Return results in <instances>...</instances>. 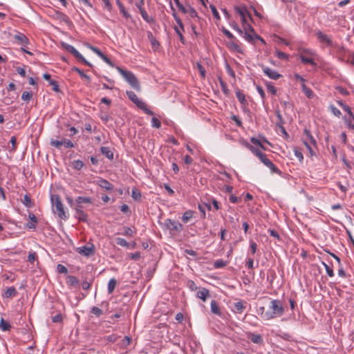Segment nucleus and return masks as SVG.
<instances>
[{
    "mask_svg": "<svg viewBox=\"0 0 354 354\" xmlns=\"http://www.w3.org/2000/svg\"><path fill=\"white\" fill-rule=\"evenodd\" d=\"M284 313V308L282 302L278 299H273L270 301L269 305V310L266 312L264 315L265 320H270L279 317H281Z\"/></svg>",
    "mask_w": 354,
    "mask_h": 354,
    "instance_id": "f257e3e1",
    "label": "nucleus"
},
{
    "mask_svg": "<svg viewBox=\"0 0 354 354\" xmlns=\"http://www.w3.org/2000/svg\"><path fill=\"white\" fill-rule=\"evenodd\" d=\"M126 94L129 99L131 100L139 109H142L146 114L153 115L154 113L150 110L147 104L140 99L137 95L131 91H127Z\"/></svg>",
    "mask_w": 354,
    "mask_h": 354,
    "instance_id": "f03ea898",
    "label": "nucleus"
},
{
    "mask_svg": "<svg viewBox=\"0 0 354 354\" xmlns=\"http://www.w3.org/2000/svg\"><path fill=\"white\" fill-rule=\"evenodd\" d=\"M51 201L53 206V211L58 216L63 220H66L68 216L64 211V205L59 195L51 196Z\"/></svg>",
    "mask_w": 354,
    "mask_h": 354,
    "instance_id": "7ed1b4c3",
    "label": "nucleus"
},
{
    "mask_svg": "<svg viewBox=\"0 0 354 354\" xmlns=\"http://www.w3.org/2000/svg\"><path fill=\"white\" fill-rule=\"evenodd\" d=\"M118 71L122 75L125 80L136 91H140V86L137 77L131 72L125 71L120 67H117Z\"/></svg>",
    "mask_w": 354,
    "mask_h": 354,
    "instance_id": "20e7f679",
    "label": "nucleus"
},
{
    "mask_svg": "<svg viewBox=\"0 0 354 354\" xmlns=\"http://www.w3.org/2000/svg\"><path fill=\"white\" fill-rule=\"evenodd\" d=\"M235 10L240 15L244 28L246 29L248 28L250 32H253L254 31V28L250 24H247V17H249L250 19L252 20V16L248 12L247 8L244 6H236Z\"/></svg>",
    "mask_w": 354,
    "mask_h": 354,
    "instance_id": "39448f33",
    "label": "nucleus"
},
{
    "mask_svg": "<svg viewBox=\"0 0 354 354\" xmlns=\"http://www.w3.org/2000/svg\"><path fill=\"white\" fill-rule=\"evenodd\" d=\"M62 46L66 50L71 53L79 62L90 67L93 66V65L86 60L85 58L72 45L62 42Z\"/></svg>",
    "mask_w": 354,
    "mask_h": 354,
    "instance_id": "423d86ee",
    "label": "nucleus"
},
{
    "mask_svg": "<svg viewBox=\"0 0 354 354\" xmlns=\"http://www.w3.org/2000/svg\"><path fill=\"white\" fill-rule=\"evenodd\" d=\"M76 250L79 254L85 257H88L94 254L95 248L93 244H91L90 245H84L82 247H79L76 249Z\"/></svg>",
    "mask_w": 354,
    "mask_h": 354,
    "instance_id": "0eeeda50",
    "label": "nucleus"
},
{
    "mask_svg": "<svg viewBox=\"0 0 354 354\" xmlns=\"http://www.w3.org/2000/svg\"><path fill=\"white\" fill-rule=\"evenodd\" d=\"M316 36H317V38L318 39V40L321 43H323L328 46H333V41H332L330 37L328 35H327L326 34L322 32L320 30H318L316 32Z\"/></svg>",
    "mask_w": 354,
    "mask_h": 354,
    "instance_id": "6e6552de",
    "label": "nucleus"
},
{
    "mask_svg": "<svg viewBox=\"0 0 354 354\" xmlns=\"http://www.w3.org/2000/svg\"><path fill=\"white\" fill-rule=\"evenodd\" d=\"M165 225L168 229L171 231H180L183 229V225L178 221H176L171 219H167L165 221Z\"/></svg>",
    "mask_w": 354,
    "mask_h": 354,
    "instance_id": "1a4fd4ad",
    "label": "nucleus"
},
{
    "mask_svg": "<svg viewBox=\"0 0 354 354\" xmlns=\"http://www.w3.org/2000/svg\"><path fill=\"white\" fill-rule=\"evenodd\" d=\"M75 216L77 218L79 221H83V222H87L88 220V215L82 210V205H77L75 208Z\"/></svg>",
    "mask_w": 354,
    "mask_h": 354,
    "instance_id": "9d476101",
    "label": "nucleus"
},
{
    "mask_svg": "<svg viewBox=\"0 0 354 354\" xmlns=\"http://www.w3.org/2000/svg\"><path fill=\"white\" fill-rule=\"evenodd\" d=\"M263 71V73L270 79L277 80H278L281 75L278 73L277 71L272 70V68L263 66H262Z\"/></svg>",
    "mask_w": 354,
    "mask_h": 354,
    "instance_id": "9b49d317",
    "label": "nucleus"
},
{
    "mask_svg": "<svg viewBox=\"0 0 354 354\" xmlns=\"http://www.w3.org/2000/svg\"><path fill=\"white\" fill-rule=\"evenodd\" d=\"M266 167H268L273 173L280 174L281 171L269 160L266 155L260 160Z\"/></svg>",
    "mask_w": 354,
    "mask_h": 354,
    "instance_id": "f8f14e48",
    "label": "nucleus"
},
{
    "mask_svg": "<svg viewBox=\"0 0 354 354\" xmlns=\"http://www.w3.org/2000/svg\"><path fill=\"white\" fill-rule=\"evenodd\" d=\"M96 184L101 188L106 191H112L113 189V185L106 179L100 178L97 181Z\"/></svg>",
    "mask_w": 354,
    "mask_h": 354,
    "instance_id": "ddd939ff",
    "label": "nucleus"
},
{
    "mask_svg": "<svg viewBox=\"0 0 354 354\" xmlns=\"http://www.w3.org/2000/svg\"><path fill=\"white\" fill-rule=\"evenodd\" d=\"M196 297L203 300V301H206V300L210 297L209 291L205 288H201L197 292Z\"/></svg>",
    "mask_w": 354,
    "mask_h": 354,
    "instance_id": "4468645a",
    "label": "nucleus"
},
{
    "mask_svg": "<svg viewBox=\"0 0 354 354\" xmlns=\"http://www.w3.org/2000/svg\"><path fill=\"white\" fill-rule=\"evenodd\" d=\"M15 39L22 45H27L29 43L28 38L23 33L18 32L14 36Z\"/></svg>",
    "mask_w": 354,
    "mask_h": 354,
    "instance_id": "2eb2a0df",
    "label": "nucleus"
},
{
    "mask_svg": "<svg viewBox=\"0 0 354 354\" xmlns=\"http://www.w3.org/2000/svg\"><path fill=\"white\" fill-rule=\"evenodd\" d=\"M17 291L14 286L8 288L2 295L4 298H11L17 295Z\"/></svg>",
    "mask_w": 354,
    "mask_h": 354,
    "instance_id": "dca6fc26",
    "label": "nucleus"
},
{
    "mask_svg": "<svg viewBox=\"0 0 354 354\" xmlns=\"http://www.w3.org/2000/svg\"><path fill=\"white\" fill-rule=\"evenodd\" d=\"M211 312L216 315L221 316L220 308L215 300H212L210 304Z\"/></svg>",
    "mask_w": 354,
    "mask_h": 354,
    "instance_id": "f3484780",
    "label": "nucleus"
},
{
    "mask_svg": "<svg viewBox=\"0 0 354 354\" xmlns=\"http://www.w3.org/2000/svg\"><path fill=\"white\" fill-rule=\"evenodd\" d=\"M100 151L108 159L111 160L113 159V152L109 147H102Z\"/></svg>",
    "mask_w": 354,
    "mask_h": 354,
    "instance_id": "a211bd4d",
    "label": "nucleus"
},
{
    "mask_svg": "<svg viewBox=\"0 0 354 354\" xmlns=\"http://www.w3.org/2000/svg\"><path fill=\"white\" fill-rule=\"evenodd\" d=\"M304 133L306 136V138H304V140H307L308 142H310V144L313 145L314 146L316 145V140L312 136L310 131L308 129H305L304 130Z\"/></svg>",
    "mask_w": 354,
    "mask_h": 354,
    "instance_id": "6ab92c4d",
    "label": "nucleus"
},
{
    "mask_svg": "<svg viewBox=\"0 0 354 354\" xmlns=\"http://www.w3.org/2000/svg\"><path fill=\"white\" fill-rule=\"evenodd\" d=\"M245 32L244 33V38L249 42H251L253 41L254 38H256L257 39H260L261 41H263L260 36H259L258 35H256L254 34V35H252V34H250V32H248L247 30H250L248 28L245 29Z\"/></svg>",
    "mask_w": 354,
    "mask_h": 354,
    "instance_id": "aec40b11",
    "label": "nucleus"
},
{
    "mask_svg": "<svg viewBox=\"0 0 354 354\" xmlns=\"http://www.w3.org/2000/svg\"><path fill=\"white\" fill-rule=\"evenodd\" d=\"M116 1V3L120 9V12L122 13V15H123V17L126 19H129L131 17V15H129V13L126 11L125 8H124V6H123V4L120 2V0H115Z\"/></svg>",
    "mask_w": 354,
    "mask_h": 354,
    "instance_id": "412c9836",
    "label": "nucleus"
},
{
    "mask_svg": "<svg viewBox=\"0 0 354 354\" xmlns=\"http://www.w3.org/2000/svg\"><path fill=\"white\" fill-rule=\"evenodd\" d=\"M249 338L254 344H261L263 342L261 335L258 334H251Z\"/></svg>",
    "mask_w": 354,
    "mask_h": 354,
    "instance_id": "4be33fe9",
    "label": "nucleus"
},
{
    "mask_svg": "<svg viewBox=\"0 0 354 354\" xmlns=\"http://www.w3.org/2000/svg\"><path fill=\"white\" fill-rule=\"evenodd\" d=\"M245 302L238 301L234 304V311L238 313H241L245 308Z\"/></svg>",
    "mask_w": 354,
    "mask_h": 354,
    "instance_id": "5701e85b",
    "label": "nucleus"
},
{
    "mask_svg": "<svg viewBox=\"0 0 354 354\" xmlns=\"http://www.w3.org/2000/svg\"><path fill=\"white\" fill-rule=\"evenodd\" d=\"M66 283L71 286H76L79 284V280L76 277L70 275L66 278Z\"/></svg>",
    "mask_w": 354,
    "mask_h": 354,
    "instance_id": "b1692460",
    "label": "nucleus"
},
{
    "mask_svg": "<svg viewBox=\"0 0 354 354\" xmlns=\"http://www.w3.org/2000/svg\"><path fill=\"white\" fill-rule=\"evenodd\" d=\"M236 95L241 104L245 105L247 104V100H245V95L241 91L238 89L236 91Z\"/></svg>",
    "mask_w": 354,
    "mask_h": 354,
    "instance_id": "393cba45",
    "label": "nucleus"
},
{
    "mask_svg": "<svg viewBox=\"0 0 354 354\" xmlns=\"http://www.w3.org/2000/svg\"><path fill=\"white\" fill-rule=\"evenodd\" d=\"M77 205H81L82 203H92L93 201L90 197H83V196H78L75 199Z\"/></svg>",
    "mask_w": 354,
    "mask_h": 354,
    "instance_id": "a878e982",
    "label": "nucleus"
},
{
    "mask_svg": "<svg viewBox=\"0 0 354 354\" xmlns=\"http://www.w3.org/2000/svg\"><path fill=\"white\" fill-rule=\"evenodd\" d=\"M299 57L302 63L310 64L313 66H316V63L315 62L313 59L306 57L303 53L300 54Z\"/></svg>",
    "mask_w": 354,
    "mask_h": 354,
    "instance_id": "bb28decb",
    "label": "nucleus"
},
{
    "mask_svg": "<svg viewBox=\"0 0 354 354\" xmlns=\"http://www.w3.org/2000/svg\"><path fill=\"white\" fill-rule=\"evenodd\" d=\"M171 10H173V13H172V15L176 21V22L177 23L178 26H179V27L183 30H184V26H183V24L181 21V19H180V17L177 15L174 7L171 5Z\"/></svg>",
    "mask_w": 354,
    "mask_h": 354,
    "instance_id": "cd10ccee",
    "label": "nucleus"
},
{
    "mask_svg": "<svg viewBox=\"0 0 354 354\" xmlns=\"http://www.w3.org/2000/svg\"><path fill=\"white\" fill-rule=\"evenodd\" d=\"M116 283H117V281L114 278H112L109 280V281L108 283V292L109 294H111L113 292V290L115 288Z\"/></svg>",
    "mask_w": 354,
    "mask_h": 354,
    "instance_id": "c85d7f7f",
    "label": "nucleus"
},
{
    "mask_svg": "<svg viewBox=\"0 0 354 354\" xmlns=\"http://www.w3.org/2000/svg\"><path fill=\"white\" fill-rule=\"evenodd\" d=\"M302 91L308 98H312L314 95L313 91L305 84H302Z\"/></svg>",
    "mask_w": 354,
    "mask_h": 354,
    "instance_id": "c756f323",
    "label": "nucleus"
},
{
    "mask_svg": "<svg viewBox=\"0 0 354 354\" xmlns=\"http://www.w3.org/2000/svg\"><path fill=\"white\" fill-rule=\"evenodd\" d=\"M253 154L257 156L260 160L263 158L266 154L261 152L258 149L254 147L252 145L249 149Z\"/></svg>",
    "mask_w": 354,
    "mask_h": 354,
    "instance_id": "7c9ffc66",
    "label": "nucleus"
},
{
    "mask_svg": "<svg viewBox=\"0 0 354 354\" xmlns=\"http://www.w3.org/2000/svg\"><path fill=\"white\" fill-rule=\"evenodd\" d=\"M73 71L77 72L80 76L82 77V78H84V80H86V81L88 82H90L91 81V77L87 75L86 74H85L82 70H80L79 68H77V67H74L73 68Z\"/></svg>",
    "mask_w": 354,
    "mask_h": 354,
    "instance_id": "2f4dec72",
    "label": "nucleus"
},
{
    "mask_svg": "<svg viewBox=\"0 0 354 354\" xmlns=\"http://www.w3.org/2000/svg\"><path fill=\"white\" fill-rule=\"evenodd\" d=\"M193 216V212L192 211H187L185 212L183 216H182V221L184 223H187Z\"/></svg>",
    "mask_w": 354,
    "mask_h": 354,
    "instance_id": "473e14b6",
    "label": "nucleus"
},
{
    "mask_svg": "<svg viewBox=\"0 0 354 354\" xmlns=\"http://www.w3.org/2000/svg\"><path fill=\"white\" fill-rule=\"evenodd\" d=\"M186 13H188L189 15L192 18H194V17H198V15H197V12L196 11V10L193 7H192L190 6H188L186 8Z\"/></svg>",
    "mask_w": 354,
    "mask_h": 354,
    "instance_id": "72a5a7b5",
    "label": "nucleus"
},
{
    "mask_svg": "<svg viewBox=\"0 0 354 354\" xmlns=\"http://www.w3.org/2000/svg\"><path fill=\"white\" fill-rule=\"evenodd\" d=\"M131 197L136 200L138 201L141 198V193L137 188H133L131 191Z\"/></svg>",
    "mask_w": 354,
    "mask_h": 354,
    "instance_id": "f704fd0d",
    "label": "nucleus"
},
{
    "mask_svg": "<svg viewBox=\"0 0 354 354\" xmlns=\"http://www.w3.org/2000/svg\"><path fill=\"white\" fill-rule=\"evenodd\" d=\"M10 328V325L6 322L3 318H1L0 322V329L3 331L9 330Z\"/></svg>",
    "mask_w": 354,
    "mask_h": 354,
    "instance_id": "c9c22d12",
    "label": "nucleus"
},
{
    "mask_svg": "<svg viewBox=\"0 0 354 354\" xmlns=\"http://www.w3.org/2000/svg\"><path fill=\"white\" fill-rule=\"evenodd\" d=\"M116 243L122 247L129 248V243L123 238H116Z\"/></svg>",
    "mask_w": 354,
    "mask_h": 354,
    "instance_id": "e433bc0d",
    "label": "nucleus"
},
{
    "mask_svg": "<svg viewBox=\"0 0 354 354\" xmlns=\"http://www.w3.org/2000/svg\"><path fill=\"white\" fill-rule=\"evenodd\" d=\"M72 166L75 169L80 170L84 166V162L80 160H76L73 161Z\"/></svg>",
    "mask_w": 354,
    "mask_h": 354,
    "instance_id": "4c0bfd02",
    "label": "nucleus"
},
{
    "mask_svg": "<svg viewBox=\"0 0 354 354\" xmlns=\"http://www.w3.org/2000/svg\"><path fill=\"white\" fill-rule=\"evenodd\" d=\"M23 203L26 207H31L33 205L30 197L27 194L24 196Z\"/></svg>",
    "mask_w": 354,
    "mask_h": 354,
    "instance_id": "58836bf2",
    "label": "nucleus"
},
{
    "mask_svg": "<svg viewBox=\"0 0 354 354\" xmlns=\"http://www.w3.org/2000/svg\"><path fill=\"white\" fill-rule=\"evenodd\" d=\"M86 46L90 48L92 51H93L95 53H96L100 58L104 55V53L98 48L95 46H93L90 44H86Z\"/></svg>",
    "mask_w": 354,
    "mask_h": 354,
    "instance_id": "ea45409f",
    "label": "nucleus"
},
{
    "mask_svg": "<svg viewBox=\"0 0 354 354\" xmlns=\"http://www.w3.org/2000/svg\"><path fill=\"white\" fill-rule=\"evenodd\" d=\"M344 121H345V123L347 126V127L349 129H351V130H353L354 129V124L353 123V122L354 121L352 118H351L349 116L348 118H344Z\"/></svg>",
    "mask_w": 354,
    "mask_h": 354,
    "instance_id": "a19ab883",
    "label": "nucleus"
},
{
    "mask_svg": "<svg viewBox=\"0 0 354 354\" xmlns=\"http://www.w3.org/2000/svg\"><path fill=\"white\" fill-rule=\"evenodd\" d=\"M196 67H197V69H198L201 77L203 79H205V73H206L205 68L199 62H198L196 64Z\"/></svg>",
    "mask_w": 354,
    "mask_h": 354,
    "instance_id": "79ce46f5",
    "label": "nucleus"
},
{
    "mask_svg": "<svg viewBox=\"0 0 354 354\" xmlns=\"http://www.w3.org/2000/svg\"><path fill=\"white\" fill-rule=\"evenodd\" d=\"M174 30H175V32H176V34L178 35L180 41L183 44H185V38L182 34V31H183V30L179 26L178 27L175 26Z\"/></svg>",
    "mask_w": 354,
    "mask_h": 354,
    "instance_id": "37998d69",
    "label": "nucleus"
},
{
    "mask_svg": "<svg viewBox=\"0 0 354 354\" xmlns=\"http://www.w3.org/2000/svg\"><path fill=\"white\" fill-rule=\"evenodd\" d=\"M50 144L51 146L59 149L63 145V140L59 141L54 139H51Z\"/></svg>",
    "mask_w": 354,
    "mask_h": 354,
    "instance_id": "c03bdc74",
    "label": "nucleus"
},
{
    "mask_svg": "<svg viewBox=\"0 0 354 354\" xmlns=\"http://www.w3.org/2000/svg\"><path fill=\"white\" fill-rule=\"evenodd\" d=\"M32 97V94L30 92L28 91H24L23 92L21 95V99L24 101L28 102L31 100Z\"/></svg>",
    "mask_w": 354,
    "mask_h": 354,
    "instance_id": "a18cd8bd",
    "label": "nucleus"
},
{
    "mask_svg": "<svg viewBox=\"0 0 354 354\" xmlns=\"http://www.w3.org/2000/svg\"><path fill=\"white\" fill-rule=\"evenodd\" d=\"M250 141L252 144L260 147L263 150H266V147L263 145V144L261 142V141L259 139H257L254 137H252L250 138Z\"/></svg>",
    "mask_w": 354,
    "mask_h": 354,
    "instance_id": "49530a36",
    "label": "nucleus"
},
{
    "mask_svg": "<svg viewBox=\"0 0 354 354\" xmlns=\"http://www.w3.org/2000/svg\"><path fill=\"white\" fill-rule=\"evenodd\" d=\"M322 265L324 266L325 269H326V273L330 277H333L334 276V272H333V270L328 266L327 265L326 263L324 262H322Z\"/></svg>",
    "mask_w": 354,
    "mask_h": 354,
    "instance_id": "de8ad7c7",
    "label": "nucleus"
},
{
    "mask_svg": "<svg viewBox=\"0 0 354 354\" xmlns=\"http://www.w3.org/2000/svg\"><path fill=\"white\" fill-rule=\"evenodd\" d=\"M91 313H93V315H95L97 317H100L102 315V313H103L102 310L100 308H99L98 307H96V306H93L91 308Z\"/></svg>",
    "mask_w": 354,
    "mask_h": 354,
    "instance_id": "09e8293b",
    "label": "nucleus"
},
{
    "mask_svg": "<svg viewBox=\"0 0 354 354\" xmlns=\"http://www.w3.org/2000/svg\"><path fill=\"white\" fill-rule=\"evenodd\" d=\"M276 56L280 59H288V55L279 50L276 51Z\"/></svg>",
    "mask_w": 354,
    "mask_h": 354,
    "instance_id": "8fccbe9b",
    "label": "nucleus"
},
{
    "mask_svg": "<svg viewBox=\"0 0 354 354\" xmlns=\"http://www.w3.org/2000/svg\"><path fill=\"white\" fill-rule=\"evenodd\" d=\"M331 112L337 117H340V115H342V113L341 111L337 109L334 105L333 104H330V106H329Z\"/></svg>",
    "mask_w": 354,
    "mask_h": 354,
    "instance_id": "3c124183",
    "label": "nucleus"
},
{
    "mask_svg": "<svg viewBox=\"0 0 354 354\" xmlns=\"http://www.w3.org/2000/svg\"><path fill=\"white\" fill-rule=\"evenodd\" d=\"M266 87L268 92H270L272 95L277 94V88L272 84V83H267Z\"/></svg>",
    "mask_w": 354,
    "mask_h": 354,
    "instance_id": "603ef678",
    "label": "nucleus"
},
{
    "mask_svg": "<svg viewBox=\"0 0 354 354\" xmlns=\"http://www.w3.org/2000/svg\"><path fill=\"white\" fill-rule=\"evenodd\" d=\"M140 13L142 17L144 19V20H145L147 22H150L152 20L151 18H150L149 17L147 12H146V10L145 9L141 10L140 11Z\"/></svg>",
    "mask_w": 354,
    "mask_h": 354,
    "instance_id": "864d4df0",
    "label": "nucleus"
},
{
    "mask_svg": "<svg viewBox=\"0 0 354 354\" xmlns=\"http://www.w3.org/2000/svg\"><path fill=\"white\" fill-rule=\"evenodd\" d=\"M151 125L153 127L158 129L161 127V122H160V120L158 119L153 117L151 119Z\"/></svg>",
    "mask_w": 354,
    "mask_h": 354,
    "instance_id": "5fc2aeb1",
    "label": "nucleus"
},
{
    "mask_svg": "<svg viewBox=\"0 0 354 354\" xmlns=\"http://www.w3.org/2000/svg\"><path fill=\"white\" fill-rule=\"evenodd\" d=\"M57 270L59 273H62V274H67V272H68V269L64 266H63L62 264L57 265Z\"/></svg>",
    "mask_w": 354,
    "mask_h": 354,
    "instance_id": "6e6d98bb",
    "label": "nucleus"
},
{
    "mask_svg": "<svg viewBox=\"0 0 354 354\" xmlns=\"http://www.w3.org/2000/svg\"><path fill=\"white\" fill-rule=\"evenodd\" d=\"M294 153H295V156L298 158V160L299 161L303 160L304 156H303L301 151L299 149H298L297 148H295Z\"/></svg>",
    "mask_w": 354,
    "mask_h": 354,
    "instance_id": "4d7b16f0",
    "label": "nucleus"
},
{
    "mask_svg": "<svg viewBox=\"0 0 354 354\" xmlns=\"http://www.w3.org/2000/svg\"><path fill=\"white\" fill-rule=\"evenodd\" d=\"M52 321L54 323H61L62 322V315L61 313H58L56 315L52 317Z\"/></svg>",
    "mask_w": 354,
    "mask_h": 354,
    "instance_id": "13d9d810",
    "label": "nucleus"
},
{
    "mask_svg": "<svg viewBox=\"0 0 354 354\" xmlns=\"http://www.w3.org/2000/svg\"><path fill=\"white\" fill-rule=\"evenodd\" d=\"M275 113H276L277 118L278 119V122L277 123V125H278V124H284V120H283V119L282 118V115H281L280 111L279 110H276Z\"/></svg>",
    "mask_w": 354,
    "mask_h": 354,
    "instance_id": "bf43d9fd",
    "label": "nucleus"
},
{
    "mask_svg": "<svg viewBox=\"0 0 354 354\" xmlns=\"http://www.w3.org/2000/svg\"><path fill=\"white\" fill-rule=\"evenodd\" d=\"M133 234V230L129 227H124V232H122V234L127 236H132Z\"/></svg>",
    "mask_w": 354,
    "mask_h": 354,
    "instance_id": "052dcab7",
    "label": "nucleus"
},
{
    "mask_svg": "<svg viewBox=\"0 0 354 354\" xmlns=\"http://www.w3.org/2000/svg\"><path fill=\"white\" fill-rule=\"evenodd\" d=\"M176 5L177 6V7L178 8V9L183 13H186V8L187 7H185L182 3H180V2L179 1V0H174Z\"/></svg>",
    "mask_w": 354,
    "mask_h": 354,
    "instance_id": "680f3d73",
    "label": "nucleus"
},
{
    "mask_svg": "<svg viewBox=\"0 0 354 354\" xmlns=\"http://www.w3.org/2000/svg\"><path fill=\"white\" fill-rule=\"evenodd\" d=\"M225 266V263L223 260H216L214 263V266L216 268H221Z\"/></svg>",
    "mask_w": 354,
    "mask_h": 354,
    "instance_id": "e2e57ef3",
    "label": "nucleus"
},
{
    "mask_svg": "<svg viewBox=\"0 0 354 354\" xmlns=\"http://www.w3.org/2000/svg\"><path fill=\"white\" fill-rule=\"evenodd\" d=\"M101 59L105 62L108 65H109L111 67H114L113 62L104 54L102 56Z\"/></svg>",
    "mask_w": 354,
    "mask_h": 354,
    "instance_id": "0e129e2a",
    "label": "nucleus"
},
{
    "mask_svg": "<svg viewBox=\"0 0 354 354\" xmlns=\"http://www.w3.org/2000/svg\"><path fill=\"white\" fill-rule=\"evenodd\" d=\"M210 8H211V10L212 12V15L213 16L217 19H220V16H219V14H218V12L216 10V8L214 6V5H210Z\"/></svg>",
    "mask_w": 354,
    "mask_h": 354,
    "instance_id": "69168bd1",
    "label": "nucleus"
},
{
    "mask_svg": "<svg viewBox=\"0 0 354 354\" xmlns=\"http://www.w3.org/2000/svg\"><path fill=\"white\" fill-rule=\"evenodd\" d=\"M187 286L192 291H195L198 289V287L196 285V283L192 280L187 281Z\"/></svg>",
    "mask_w": 354,
    "mask_h": 354,
    "instance_id": "338daca9",
    "label": "nucleus"
},
{
    "mask_svg": "<svg viewBox=\"0 0 354 354\" xmlns=\"http://www.w3.org/2000/svg\"><path fill=\"white\" fill-rule=\"evenodd\" d=\"M63 145H64L66 148L74 147L73 143L68 139H64L63 140Z\"/></svg>",
    "mask_w": 354,
    "mask_h": 354,
    "instance_id": "774afa93",
    "label": "nucleus"
}]
</instances>
